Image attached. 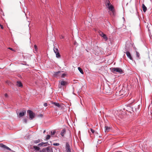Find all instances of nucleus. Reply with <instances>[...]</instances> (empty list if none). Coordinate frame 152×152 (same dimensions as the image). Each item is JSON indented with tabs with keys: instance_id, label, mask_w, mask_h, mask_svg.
Returning <instances> with one entry per match:
<instances>
[{
	"instance_id": "f257e3e1",
	"label": "nucleus",
	"mask_w": 152,
	"mask_h": 152,
	"mask_svg": "<svg viewBox=\"0 0 152 152\" xmlns=\"http://www.w3.org/2000/svg\"><path fill=\"white\" fill-rule=\"evenodd\" d=\"M111 70L113 73L117 72L120 74H122L123 72V71L122 69L118 67L112 68L111 69Z\"/></svg>"
},
{
	"instance_id": "f03ea898",
	"label": "nucleus",
	"mask_w": 152,
	"mask_h": 152,
	"mask_svg": "<svg viewBox=\"0 0 152 152\" xmlns=\"http://www.w3.org/2000/svg\"><path fill=\"white\" fill-rule=\"evenodd\" d=\"M124 109L129 112H131V111H133L134 112V111L137 112L136 108H133L130 105L125 106L124 107Z\"/></svg>"
},
{
	"instance_id": "7ed1b4c3",
	"label": "nucleus",
	"mask_w": 152,
	"mask_h": 152,
	"mask_svg": "<svg viewBox=\"0 0 152 152\" xmlns=\"http://www.w3.org/2000/svg\"><path fill=\"white\" fill-rule=\"evenodd\" d=\"M39 152H53L51 147L48 146L43 148L42 150H40Z\"/></svg>"
},
{
	"instance_id": "20e7f679",
	"label": "nucleus",
	"mask_w": 152,
	"mask_h": 152,
	"mask_svg": "<svg viewBox=\"0 0 152 152\" xmlns=\"http://www.w3.org/2000/svg\"><path fill=\"white\" fill-rule=\"evenodd\" d=\"M62 71H58V72H53V75L54 77L57 78H59L61 77V74Z\"/></svg>"
},
{
	"instance_id": "39448f33",
	"label": "nucleus",
	"mask_w": 152,
	"mask_h": 152,
	"mask_svg": "<svg viewBox=\"0 0 152 152\" xmlns=\"http://www.w3.org/2000/svg\"><path fill=\"white\" fill-rule=\"evenodd\" d=\"M27 113L29 114V119L31 120L33 119L35 117V114L33 112L30 110L27 111Z\"/></svg>"
},
{
	"instance_id": "423d86ee",
	"label": "nucleus",
	"mask_w": 152,
	"mask_h": 152,
	"mask_svg": "<svg viewBox=\"0 0 152 152\" xmlns=\"http://www.w3.org/2000/svg\"><path fill=\"white\" fill-rule=\"evenodd\" d=\"M60 85H59V87L60 88H61V86H64L67 85L68 84V82L65 81H60Z\"/></svg>"
},
{
	"instance_id": "0eeeda50",
	"label": "nucleus",
	"mask_w": 152,
	"mask_h": 152,
	"mask_svg": "<svg viewBox=\"0 0 152 152\" xmlns=\"http://www.w3.org/2000/svg\"><path fill=\"white\" fill-rule=\"evenodd\" d=\"M99 35L102 37L105 40V41H106L108 39V38L106 36V35L104 34L103 33L102 31H100L99 32Z\"/></svg>"
},
{
	"instance_id": "6e6552de",
	"label": "nucleus",
	"mask_w": 152,
	"mask_h": 152,
	"mask_svg": "<svg viewBox=\"0 0 152 152\" xmlns=\"http://www.w3.org/2000/svg\"><path fill=\"white\" fill-rule=\"evenodd\" d=\"M0 147L3 148L4 150H7L10 151H11V149L10 148L3 144H0Z\"/></svg>"
},
{
	"instance_id": "1a4fd4ad",
	"label": "nucleus",
	"mask_w": 152,
	"mask_h": 152,
	"mask_svg": "<svg viewBox=\"0 0 152 152\" xmlns=\"http://www.w3.org/2000/svg\"><path fill=\"white\" fill-rule=\"evenodd\" d=\"M65 149L66 152H71L69 145L67 142H66V144Z\"/></svg>"
},
{
	"instance_id": "9d476101",
	"label": "nucleus",
	"mask_w": 152,
	"mask_h": 152,
	"mask_svg": "<svg viewBox=\"0 0 152 152\" xmlns=\"http://www.w3.org/2000/svg\"><path fill=\"white\" fill-rule=\"evenodd\" d=\"M26 113V111L25 110H23L21 112L19 113V115L20 117H22Z\"/></svg>"
},
{
	"instance_id": "9b49d317",
	"label": "nucleus",
	"mask_w": 152,
	"mask_h": 152,
	"mask_svg": "<svg viewBox=\"0 0 152 152\" xmlns=\"http://www.w3.org/2000/svg\"><path fill=\"white\" fill-rule=\"evenodd\" d=\"M48 142H42V143L38 144V145L39 146H47L48 145Z\"/></svg>"
},
{
	"instance_id": "f8f14e48",
	"label": "nucleus",
	"mask_w": 152,
	"mask_h": 152,
	"mask_svg": "<svg viewBox=\"0 0 152 152\" xmlns=\"http://www.w3.org/2000/svg\"><path fill=\"white\" fill-rule=\"evenodd\" d=\"M126 53L127 56L130 60H132V58L131 56L130 53L129 51H126Z\"/></svg>"
},
{
	"instance_id": "ddd939ff",
	"label": "nucleus",
	"mask_w": 152,
	"mask_h": 152,
	"mask_svg": "<svg viewBox=\"0 0 152 152\" xmlns=\"http://www.w3.org/2000/svg\"><path fill=\"white\" fill-rule=\"evenodd\" d=\"M33 148L34 149L36 152H37L39 151L40 149V148L39 147L36 146H33Z\"/></svg>"
},
{
	"instance_id": "4468645a",
	"label": "nucleus",
	"mask_w": 152,
	"mask_h": 152,
	"mask_svg": "<svg viewBox=\"0 0 152 152\" xmlns=\"http://www.w3.org/2000/svg\"><path fill=\"white\" fill-rule=\"evenodd\" d=\"M105 132H109L111 129V128L110 127H109L107 126H105Z\"/></svg>"
},
{
	"instance_id": "2eb2a0df",
	"label": "nucleus",
	"mask_w": 152,
	"mask_h": 152,
	"mask_svg": "<svg viewBox=\"0 0 152 152\" xmlns=\"http://www.w3.org/2000/svg\"><path fill=\"white\" fill-rule=\"evenodd\" d=\"M105 4L106 7H108L109 6H110V4L109 1L108 0H106L105 1Z\"/></svg>"
},
{
	"instance_id": "dca6fc26",
	"label": "nucleus",
	"mask_w": 152,
	"mask_h": 152,
	"mask_svg": "<svg viewBox=\"0 0 152 152\" xmlns=\"http://www.w3.org/2000/svg\"><path fill=\"white\" fill-rule=\"evenodd\" d=\"M66 132V130L65 129H64L61 130V135L63 137Z\"/></svg>"
},
{
	"instance_id": "f3484780",
	"label": "nucleus",
	"mask_w": 152,
	"mask_h": 152,
	"mask_svg": "<svg viewBox=\"0 0 152 152\" xmlns=\"http://www.w3.org/2000/svg\"><path fill=\"white\" fill-rule=\"evenodd\" d=\"M17 85L19 87H21L23 86L22 83L19 81H18L17 82Z\"/></svg>"
},
{
	"instance_id": "a211bd4d",
	"label": "nucleus",
	"mask_w": 152,
	"mask_h": 152,
	"mask_svg": "<svg viewBox=\"0 0 152 152\" xmlns=\"http://www.w3.org/2000/svg\"><path fill=\"white\" fill-rule=\"evenodd\" d=\"M142 7L143 12H145L147 10V7L144 4H142Z\"/></svg>"
},
{
	"instance_id": "6ab92c4d",
	"label": "nucleus",
	"mask_w": 152,
	"mask_h": 152,
	"mask_svg": "<svg viewBox=\"0 0 152 152\" xmlns=\"http://www.w3.org/2000/svg\"><path fill=\"white\" fill-rule=\"evenodd\" d=\"M108 9L110 10V11H112L113 10H114V8L113 6L112 5H110V6H109L108 7Z\"/></svg>"
},
{
	"instance_id": "aec40b11",
	"label": "nucleus",
	"mask_w": 152,
	"mask_h": 152,
	"mask_svg": "<svg viewBox=\"0 0 152 152\" xmlns=\"http://www.w3.org/2000/svg\"><path fill=\"white\" fill-rule=\"evenodd\" d=\"M53 104L55 105V106L59 107H60V105L58 103H57L56 102H54L52 103Z\"/></svg>"
},
{
	"instance_id": "412c9836",
	"label": "nucleus",
	"mask_w": 152,
	"mask_h": 152,
	"mask_svg": "<svg viewBox=\"0 0 152 152\" xmlns=\"http://www.w3.org/2000/svg\"><path fill=\"white\" fill-rule=\"evenodd\" d=\"M111 11V12L110 13V15L113 16H115V14L114 10H113L112 11Z\"/></svg>"
},
{
	"instance_id": "4be33fe9",
	"label": "nucleus",
	"mask_w": 152,
	"mask_h": 152,
	"mask_svg": "<svg viewBox=\"0 0 152 152\" xmlns=\"http://www.w3.org/2000/svg\"><path fill=\"white\" fill-rule=\"evenodd\" d=\"M78 70H79V72L82 74H83V73H84L83 72V70H82V69H81V68H80V67H78Z\"/></svg>"
},
{
	"instance_id": "5701e85b",
	"label": "nucleus",
	"mask_w": 152,
	"mask_h": 152,
	"mask_svg": "<svg viewBox=\"0 0 152 152\" xmlns=\"http://www.w3.org/2000/svg\"><path fill=\"white\" fill-rule=\"evenodd\" d=\"M55 53L56 54V56L57 58H59L60 57V55L59 52Z\"/></svg>"
},
{
	"instance_id": "b1692460",
	"label": "nucleus",
	"mask_w": 152,
	"mask_h": 152,
	"mask_svg": "<svg viewBox=\"0 0 152 152\" xmlns=\"http://www.w3.org/2000/svg\"><path fill=\"white\" fill-rule=\"evenodd\" d=\"M56 133V131L54 130H53L51 131V135H54Z\"/></svg>"
},
{
	"instance_id": "393cba45",
	"label": "nucleus",
	"mask_w": 152,
	"mask_h": 152,
	"mask_svg": "<svg viewBox=\"0 0 152 152\" xmlns=\"http://www.w3.org/2000/svg\"><path fill=\"white\" fill-rule=\"evenodd\" d=\"M53 50H54V51L55 53H56L59 52L58 49L57 48H54L53 49Z\"/></svg>"
},
{
	"instance_id": "a878e982",
	"label": "nucleus",
	"mask_w": 152,
	"mask_h": 152,
	"mask_svg": "<svg viewBox=\"0 0 152 152\" xmlns=\"http://www.w3.org/2000/svg\"><path fill=\"white\" fill-rule=\"evenodd\" d=\"M50 136L49 135H47L46 136V140H48L50 139Z\"/></svg>"
},
{
	"instance_id": "bb28decb",
	"label": "nucleus",
	"mask_w": 152,
	"mask_h": 152,
	"mask_svg": "<svg viewBox=\"0 0 152 152\" xmlns=\"http://www.w3.org/2000/svg\"><path fill=\"white\" fill-rule=\"evenodd\" d=\"M40 142V140L39 139H38L37 140H34V142L35 143L37 144L38 143Z\"/></svg>"
},
{
	"instance_id": "cd10ccee",
	"label": "nucleus",
	"mask_w": 152,
	"mask_h": 152,
	"mask_svg": "<svg viewBox=\"0 0 152 152\" xmlns=\"http://www.w3.org/2000/svg\"><path fill=\"white\" fill-rule=\"evenodd\" d=\"M66 75V74H64V73L62 74L61 73V77H65Z\"/></svg>"
},
{
	"instance_id": "c85d7f7f",
	"label": "nucleus",
	"mask_w": 152,
	"mask_h": 152,
	"mask_svg": "<svg viewBox=\"0 0 152 152\" xmlns=\"http://www.w3.org/2000/svg\"><path fill=\"white\" fill-rule=\"evenodd\" d=\"M136 56L137 57H139L140 56L139 53L137 51H136Z\"/></svg>"
},
{
	"instance_id": "c756f323",
	"label": "nucleus",
	"mask_w": 152,
	"mask_h": 152,
	"mask_svg": "<svg viewBox=\"0 0 152 152\" xmlns=\"http://www.w3.org/2000/svg\"><path fill=\"white\" fill-rule=\"evenodd\" d=\"M34 47L35 51H37V46L36 45H34Z\"/></svg>"
},
{
	"instance_id": "7c9ffc66",
	"label": "nucleus",
	"mask_w": 152,
	"mask_h": 152,
	"mask_svg": "<svg viewBox=\"0 0 152 152\" xmlns=\"http://www.w3.org/2000/svg\"><path fill=\"white\" fill-rule=\"evenodd\" d=\"M53 145L55 146H58L59 145V143H53Z\"/></svg>"
},
{
	"instance_id": "2f4dec72",
	"label": "nucleus",
	"mask_w": 152,
	"mask_h": 152,
	"mask_svg": "<svg viewBox=\"0 0 152 152\" xmlns=\"http://www.w3.org/2000/svg\"><path fill=\"white\" fill-rule=\"evenodd\" d=\"M24 122L25 123H26L27 121V120L26 118H24L23 120Z\"/></svg>"
},
{
	"instance_id": "473e14b6",
	"label": "nucleus",
	"mask_w": 152,
	"mask_h": 152,
	"mask_svg": "<svg viewBox=\"0 0 152 152\" xmlns=\"http://www.w3.org/2000/svg\"><path fill=\"white\" fill-rule=\"evenodd\" d=\"M131 100V99L130 100H129V101L130 102H129V104H131L133 102H134V99H133L132 100V102H131L130 101V100Z\"/></svg>"
},
{
	"instance_id": "72a5a7b5",
	"label": "nucleus",
	"mask_w": 152,
	"mask_h": 152,
	"mask_svg": "<svg viewBox=\"0 0 152 152\" xmlns=\"http://www.w3.org/2000/svg\"><path fill=\"white\" fill-rule=\"evenodd\" d=\"M91 132L93 133H94V131L92 129H91Z\"/></svg>"
},
{
	"instance_id": "f704fd0d",
	"label": "nucleus",
	"mask_w": 152,
	"mask_h": 152,
	"mask_svg": "<svg viewBox=\"0 0 152 152\" xmlns=\"http://www.w3.org/2000/svg\"><path fill=\"white\" fill-rule=\"evenodd\" d=\"M42 2L43 3H44L45 2H46V0H41Z\"/></svg>"
},
{
	"instance_id": "c9c22d12",
	"label": "nucleus",
	"mask_w": 152,
	"mask_h": 152,
	"mask_svg": "<svg viewBox=\"0 0 152 152\" xmlns=\"http://www.w3.org/2000/svg\"><path fill=\"white\" fill-rule=\"evenodd\" d=\"M0 26L1 29H3V28H4L3 26L2 25L0 24Z\"/></svg>"
},
{
	"instance_id": "e433bc0d",
	"label": "nucleus",
	"mask_w": 152,
	"mask_h": 152,
	"mask_svg": "<svg viewBox=\"0 0 152 152\" xmlns=\"http://www.w3.org/2000/svg\"><path fill=\"white\" fill-rule=\"evenodd\" d=\"M47 105V103H45L44 104V106L45 107H46Z\"/></svg>"
},
{
	"instance_id": "4c0bfd02",
	"label": "nucleus",
	"mask_w": 152,
	"mask_h": 152,
	"mask_svg": "<svg viewBox=\"0 0 152 152\" xmlns=\"http://www.w3.org/2000/svg\"><path fill=\"white\" fill-rule=\"evenodd\" d=\"M64 36H63L62 35H61V37H60V38H61V39H64Z\"/></svg>"
},
{
	"instance_id": "58836bf2",
	"label": "nucleus",
	"mask_w": 152,
	"mask_h": 152,
	"mask_svg": "<svg viewBox=\"0 0 152 152\" xmlns=\"http://www.w3.org/2000/svg\"><path fill=\"white\" fill-rule=\"evenodd\" d=\"M8 49L12 50V51L14 50L12 48H9Z\"/></svg>"
},
{
	"instance_id": "ea45409f",
	"label": "nucleus",
	"mask_w": 152,
	"mask_h": 152,
	"mask_svg": "<svg viewBox=\"0 0 152 152\" xmlns=\"http://www.w3.org/2000/svg\"><path fill=\"white\" fill-rule=\"evenodd\" d=\"M97 142L99 143H100L101 142V140H98Z\"/></svg>"
},
{
	"instance_id": "a19ab883",
	"label": "nucleus",
	"mask_w": 152,
	"mask_h": 152,
	"mask_svg": "<svg viewBox=\"0 0 152 152\" xmlns=\"http://www.w3.org/2000/svg\"><path fill=\"white\" fill-rule=\"evenodd\" d=\"M5 96L6 97H8V95H7V94H5Z\"/></svg>"
},
{
	"instance_id": "79ce46f5",
	"label": "nucleus",
	"mask_w": 152,
	"mask_h": 152,
	"mask_svg": "<svg viewBox=\"0 0 152 152\" xmlns=\"http://www.w3.org/2000/svg\"><path fill=\"white\" fill-rule=\"evenodd\" d=\"M76 43H77L76 42V41H75V42H74V44L75 45H76Z\"/></svg>"
},
{
	"instance_id": "37998d69",
	"label": "nucleus",
	"mask_w": 152,
	"mask_h": 152,
	"mask_svg": "<svg viewBox=\"0 0 152 152\" xmlns=\"http://www.w3.org/2000/svg\"><path fill=\"white\" fill-rule=\"evenodd\" d=\"M16 113H17V115H18V113H19V112H16Z\"/></svg>"
},
{
	"instance_id": "c03bdc74",
	"label": "nucleus",
	"mask_w": 152,
	"mask_h": 152,
	"mask_svg": "<svg viewBox=\"0 0 152 152\" xmlns=\"http://www.w3.org/2000/svg\"><path fill=\"white\" fill-rule=\"evenodd\" d=\"M43 116L42 115V114H41L40 115V116L41 117V116Z\"/></svg>"
},
{
	"instance_id": "a18cd8bd",
	"label": "nucleus",
	"mask_w": 152,
	"mask_h": 152,
	"mask_svg": "<svg viewBox=\"0 0 152 152\" xmlns=\"http://www.w3.org/2000/svg\"><path fill=\"white\" fill-rule=\"evenodd\" d=\"M102 137L101 136H99V137Z\"/></svg>"
},
{
	"instance_id": "49530a36",
	"label": "nucleus",
	"mask_w": 152,
	"mask_h": 152,
	"mask_svg": "<svg viewBox=\"0 0 152 152\" xmlns=\"http://www.w3.org/2000/svg\"><path fill=\"white\" fill-rule=\"evenodd\" d=\"M45 132V130H44V133Z\"/></svg>"
},
{
	"instance_id": "de8ad7c7",
	"label": "nucleus",
	"mask_w": 152,
	"mask_h": 152,
	"mask_svg": "<svg viewBox=\"0 0 152 152\" xmlns=\"http://www.w3.org/2000/svg\"><path fill=\"white\" fill-rule=\"evenodd\" d=\"M73 94H75L74 93V92L73 93Z\"/></svg>"
},
{
	"instance_id": "09e8293b",
	"label": "nucleus",
	"mask_w": 152,
	"mask_h": 152,
	"mask_svg": "<svg viewBox=\"0 0 152 152\" xmlns=\"http://www.w3.org/2000/svg\"><path fill=\"white\" fill-rule=\"evenodd\" d=\"M138 110L139 111V109H138ZM139 111H138V112Z\"/></svg>"
},
{
	"instance_id": "8fccbe9b",
	"label": "nucleus",
	"mask_w": 152,
	"mask_h": 152,
	"mask_svg": "<svg viewBox=\"0 0 152 152\" xmlns=\"http://www.w3.org/2000/svg\"><path fill=\"white\" fill-rule=\"evenodd\" d=\"M123 18L124 19V17H123Z\"/></svg>"
}]
</instances>
